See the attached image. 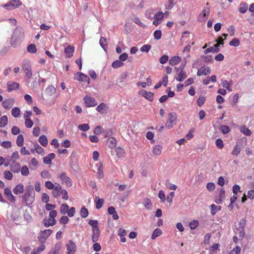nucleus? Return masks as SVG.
<instances>
[{
  "mask_svg": "<svg viewBox=\"0 0 254 254\" xmlns=\"http://www.w3.org/2000/svg\"><path fill=\"white\" fill-rule=\"evenodd\" d=\"M21 173L23 176H26L29 175V171L27 166H23L21 169Z\"/></svg>",
  "mask_w": 254,
  "mask_h": 254,
  "instance_id": "de8ad7c7",
  "label": "nucleus"
},
{
  "mask_svg": "<svg viewBox=\"0 0 254 254\" xmlns=\"http://www.w3.org/2000/svg\"><path fill=\"white\" fill-rule=\"evenodd\" d=\"M21 197L22 203H25L26 205L31 207V205L35 200V192L33 186L31 185L26 186L25 193Z\"/></svg>",
  "mask_w": 254,
  "mask_h": 254,
  "instance_id": "f257e3e1",
  "label": "nucleus"
},
{
  "mask_svg": "<svg viewBox=\"0 0 254 254\" xmlns=\"http://www.w3.org/2000/svg\"><path fill=\"white\" fill-rule=\"evenodd\" d=\"M162 234V231L161 229H159V228H156L155 229L152 234V236H151V238L153 239V240H154L157 237H158V236H159L160 235H161Z\"/></svg>",
  "mask_w": 254,
  "mask_h": 254,
  "instance_id": "58836bf2",
  "label": "nucleus"
},
{
  "mask_svg": "<svg viewBox=\"0 0 254 254\" xmlns=\"http://www.w3.org/2000/svg\"><path fill=\"white\" fill-rule=\"evenodd\" d=\"M240 131L242 133L247 136H250L252 134V131L245 126H242L240 128Z\"/></svg>",
  "mask_w": 254,
  "mask_h": 254,
  "instance_id": "4c0bfd02",
  "label": "nucleus"
},
{
  "mask_svg": "<svg viewBox=\"0 0 254 254\" xmlns=\"http://www.w3.org/2000/svg\"><path fill=\"white\" fill-rule=\"evenodd\" d=\"M75 213V209L74 207H71L70 209H68L66 213L67 214L68 216L70 217L73 216Z\"/></svg>",
  "mask_w": 254,
  "mask_h": 254,
  "instance_id": "13d9d810",
  "label": "nucleus"
},
{
  "mask_svg": "<svg viewBox=\"0 0 254 254\" xmlns=\"http://www.w3.org/2000/svg\"><path fill=\"white\" fill-rule=\"evenodd\" d=\"M20 110L18 107H14L11 110V114L14 118H18L20 115Z\"/></svg>",
  "mask_w": 254,
  "mask_h": 254,
  "instance_id": "f704fd0d",
  "label": "nucleus"
},
{
  "mask_svg": "<svg viewBox=\"0 0 254 254\" xmlns=\"http://www.w3.org/2000/svg\"><path fill=\"white\" fill-rule=\"evenodd\" d=\"M14 100L12 98H10L7 100H4L2 102L3 107L7 110L10 109L13 105Z\"/></svg>",
  "mask_w": 254,
  "mask_h": 254,
  "instance_id": "2eb2a0df",
  "label": "nucleus"
},
{
  "mask_svg": "<svg viewBox=\"0 0 254 254\" xmlns=\"http://www.w3.org/2000/svg\"><path fill=\"white\" fill-rule=\"evenodd\" d=\"M1 145L6 149L11 146V142L10 141H3L1 143Z\"/></svg>",
  "mask_w": 254,
  "mask_h": 254,
  "instance_id": "bf43d9fd",
  "label": "nucleus"
},
{
  "mask_svg": "<svg viewBox=\"0 0 254 254\" xmlns=\"http://www.w3.org/2000/svg\"><path fill=\"white\" fill-rule=\"evenodd\" d=\"M69 209V206L68 204L64 203L62 204L60 206V212L61 214H65Z\"/></svg>",
  "mask_w": 254,
  "mask_h": 254,
  "instance_id": "ea45409f",
  "label": "nucleus"
},
{
  "mask_svg": "<svg viewBox=\"0 0 254 254\" xmlns=\"http://www.w3.org/2000/svg\"><path fill=\"white\" fill-rule=\"evenodd\" d=\"M225 196V190L223 189H221L219 192V196L218 198L215 200V202L217 204H220L222 202V200L224 199Z\"/></svg>",
  "mask_w": 254,
  "mask_h": 254,
  "instance_id": "2f4dec72",
  "label": "nucleus"
},
{
  "mask_svg": "<svg viewBox=\"0 0 254 254\" xmlns=\"http://www.w3.org/2000/svg\"><path fill=\"white\" fill-rule=\"evenodd\" d=\"M8 123V118L6 115L0 118V127H5Z\"/></svg>",
  "mask_w": 254,
  "mask_h": 254,
  "instance_id": "72a5a7b5",
  "label": "nucleus"
},
{
  "mask_svg": "<svg viewBox=\"0 0 254 254\" xmlns=\"http://www.w3.org/2000/svg\"><path fill=\"white\" fill-rule=\"evenodd\" d=\"M186 64V62L185 61L184 63H182L178 67H175L174 69L176 73H179L180 71H184V68L185 67Z\"/></svg>",
  "mask_w": 254,
  "mask_h": 254,
  "instance_id": "3c124183",
  "label": "nucleus"
},
{
  "mask_svg": "<svg viewBox=\"0 0 254 254\" xmlns=\"http://www.w3.org/2000/svg\"><path fill=\"white\" fill-rule=\"evenodd\" d=\"M56 91V88L53 85L49 86L45 90V94L49 96L54 95Z\"/></svg>",
  "mask_w": 254,
  "mask_h": 254,
  "instance_id": "5701e85b",
  "label": "nucleus"
},
{
  "mask_svg": "<svg viewBox=\"0 0 254 254\" xmlns=\"http://www.w3.org/2000/svg\"><path fill=\"white\" fill-rule=\"evenodd\" d=\"M237 229V233L239 234V237H244L245 235V229L244 228H241L240 227H237L236 228Z\"/></svg>",
  "mask_w": 254,
  "mask_h": 254,
  "instance_id": "052dcab7",
  "label": "nucleus"
},
{
  "mask_svg": "<svg viewBox=\"0 0 254 254\" xmlns=\"http://www.w3.org/2000/svg\"><path fill=\"white\" fill-rule=\"evenodd\" d=\"M220 129L224 134L227 133L230 131V128L227 126H221L220 127Z\"/></svg>",
  "mask_w": 254,
  "mask_h": 254,
  "instance_id": "0e129e2a",
  "label": "nucleus"
},
{
  "mask_svg": "<svg viewBox=\"0 0 254 254\" xmlns=\"http://www.w3.org/2000/svg\"><path fill=\"white\" fill-rule=\"evenodd\" d=\"M22 68L25 72V76L28 78H30L32 75V72L30 62L29 60H25L23 61Z\"/></svg>",
  "mask_w": 254,
  "mask_h": 254,
  "instance_id": "39448f33",
  "label": "nucleus"
},
{
  "mask_svg": "<svg viewBox=\"0 0 254 254\" xmlns=\"http://www.w3.org/2000/svg\"><path fill=\"white\" fill-rule=\"evenodd\" d=\"M83 101L87 107H94L97 105V103L94 98L89 96H85Z\"/></svg>",
  "mask_w": 254,
  "mask_h": 254,
  "instance_id": "6e6552de",
  "label": "nucleus"
},
{
  "mask_svg": "<svg viewBox=\"0 0 254 254\" xmlns=\"http://www.w3.org/2000/svg\"><path fill=\"white\" fill-rule=\"evenodd\" d=\"M181 60V59L180 57H173L169 60V64L171 65H175L180 63Z\"/></svg>",
  "mask_w": 254,
  "mask_h": 254,
  "instance_id": "c756f323",
  "label": "nucleus"
},
{
  "mask_svg": "<svg viewBox=\"0 0 254 254\" xmlns=\"http://www.w3.org/2000/svg\"><path fill=\"white\" fill-rule=\"evenodd\" d=\"M95 202L96 203V208L97 209H100L103 206L104 200L103 198H100L98 196H96Z\"/></svg>",
  "mask_w": 254,
  "mask_h": 254,
  "instance_id": "b1692460",
  "label": "nucleus"
},
{
  "mask_svg": "<svg viewBox=\"0 0 254 254\" xmlns=\"http://www.w3.org/2000/svg\"><path fill=\"white\" fill-rule=\"evenodd\" d=\"M88 215V211L86 208L83 207L80 209V216L83 218H86Z\"/></svg>",
  "mask_w": 254,
  "mask_h": 254,
  "instance_id": "09e8293b",
  "label": "nucleus"
},
{
  "mask_svg": "<svg viewBox=\"0 0 254 254\" xmlns=\"http://www.w3.org/2000/svg\"><path fill=\"white\" fill-rule=\"evenodd\" d=\"M162 147L159 145H156L153 147L152 152L155 155H160L162 153Z\"/></svg>",
  "mask_w": 254,
  "mask_h": 254,
  "instance_id": "c85d7f7f",
  "label": "nucleus"
},
{
  "mask_svg": "<svg viewBox=\"0 0 254 254\" xmlns=\"http://www.w3.org/2000/svg\"><path fill=\"white\" fill-rule=\"evenodd\" d=\"M80 82H83L82 85L83 86H87L89 84V77L82 72H80Z\"/></svg>",
  "mask_w": 254,
  "mask_h": 254,
  "instance_id": "aec40b11",
  "label": "nucleus"
},
{
  "mask_svg": "<svg viewBox=\"0 0 254 254\" xmlns=\"http://www.w3.org/2000/svg\"><path fill=\"white\" fill-rule=\"evenodd\" d=\"M4 194L5 195L6 197L12 203H14L15 202V197L12 194L11 191L10 189L8 188H6L4 189Z\"/></svg>",
  "mask_w": 254,
  "mask_h": 254,
  "instance_id": "9b49d317",
  "label": "nucleus"
},
{
  "mask_svg": "<svg viewBox=\"0 0 254 254\" xmlns=\"http://www.w3.org/2000/svg\"><path fill=\"white\" fill-rule=\"evenodd\" d=\"M177 73L178 74V76L176 79L178 81L182 82L187 78V73L185 71H180Z\"/></svg>",
  "mask_w": 254,
  "mask_h": 254,
  "instance_id": "a878e982",
  "label": "nucleus"
},
{
  "mask_svg": "<svg viewBox=\"0 0 254 254\" xmlns=\"http://www.w3.org/2000/svg\"><path fill=\"white\" fill-rule=\"evenodd\" d=\"M24 219L29 222H31L32 221V217L30 214V213L27 211H25V212L24 213Z\"/></svg>",
  "mask_w": 254,
  "mask_h": 254,
  "instance_id": "8fccbe9b",
  "label": "nucleus"
},
{
  "mask_svg": "<svg viewBox=\"0 0 254 254\" xmlns=\"http://www.w3.org/2000/svg\"><path fill=\"white\" fill-rule=\"evenodd\" d=\"M215 144L216 146L220 149H222L224 146L223 141L220 138L216 139Z\"/></svg>",
  "mask_w": 254,
  "mask_h": 254,
  "instance_id": "774afa93",
  "label": "nucleus"
},
{
  "mask_svg": "<svg viewBox=\"0 0 254 254\" xmlns=\"http://www.w3.org/2000/svg\"><path fill=\"white\" fill-rule=\"evenodd\" d=\"M60 179L63 184L65 183L68 187H71L72 186L70 178L66 176V174L65 172H63L61 174Z\"/></svg>",
  "mask_w": 254,
  "mask_h": 254,
  "instance_id": "f8f14e48",
  "label": "nucleus"
},
{
  "mask_svg": "<svg viewBox=\"0 0 254 254\" xmlns=\"http://www.w3.org/2000/svg\"><path fill=\"white\" fill-rule=\"evenodd\" d=\"M153 35L155 39L159 40L161 38L162 36L161 31L159 30H157L155 31Z\"/></svg>",
  "mask_w": 254,
  "mask_h": 254,
  "instance_id": "603ef678",
  "label": "nucleus"
},
{
  "mask_svg": "<svg viewBox=\"0 0 254 254\" xmlns=\"http://www.w3.org/2000/svg\"><path fill=\"white\" fill-rule=\"evenodd\" d=\"M198 225V222L197 220H193L189 224L190 228L191 230L195 229Z\"/></svg>",
  "mask_w": 254,
  "mask_h": 254,
  "instance_id": "69168bd1",
  "label": "nucleus"
},
{
  "mask_svg": "<svg viewBox=\"0 0 254 254\" xmlns=\"http://www.w3.org/2000/svg\"><path fill=\"white\" fill-rule=\"evenodd\" d=\"M24 137L22 134H19L17 137L16 144L18 146L21 147L23 145Z\"/></svg>",
  "mask_w": 254,
  "mask_h": 254,
  "instance_id": "e433bc0d",
  "label": "nucleus"
},
{
  "mask_svg": "<svg viewBox=\"0 0 254 254\" xmlns=\"http://www.w3.org/2000/svg\"><path fill=\"white\" fill-rule=\"evenodd\" d=\"M248 9V5L245 2H241L240 4L239 11L242 14L245 13Z\"/></svg>",
  "mask_w": 254,
  "mask_h": 254,
  "instance_id": "393cba45",
  "label": "nucleus"
},
{
  "mask_svg": "<svg viewBox=\"0 0 254 254\" xmlns=\"http://www.w3.org/2000/svg\"><path fill=\"white\" fill-rule=\"evenodd\" d=\"M12 1V8L18 7L22 4L21 2L19 0H10Z\"/></svg>",
  "mask_w": 254,
  "mask_h": 254,
  "instance_id": "6e6d98bb",
  "label": "nucleus"
},
{
  "mask_svg": "<svg viewBox=\"0 0 254 254\" xmlns=\"http://www.w3.org/2000/svg\"><path fill=\"white\" fill-rule=\"evenodd\" d=\"M118 235L120 237L121 241L124 243L126 241V238L125 236L126 235V231L123 229H119L118 232Z\"/></svg>",
  "mask_w": 254,
  "mask_h": 254,
  "instance_id": "cd10ccee",
  "label": "nucleus"
},
{
  "mask_svg": "<svg viewBox=\"0 0 254 254\" xmlns=\"http://www.w3.org/2000/svg\"><path fill=\"white\" fill-rule=\"evenodd\" d=\"M24 191V186L22 184H18L13 189V192L15 194H20Z\"/></svg>",
  "mask_w": 254,
  "mask_h": 254,
  "instance_id": "dca6fc26",
  "label": "nucleus"
},
{
  "mask_svg": "<svg viewBox=\"0 0 254 254\" xmlns=\"http://www.w3.org/2000/svg\"><path fill=\"white\" fill-rule=\"evenodd\" d=\"M211 214L212 215H214L218 211L221 210V207L220 206H217V205H215V204H213L211 205Z\"/></svg>",
  "mask_w": 254,
  "mask_h": 254,
  "instance_id": "a19ab883",
  "label": "nucleus"
},
{
  "mask_svg": "<svg viewBox=\"0 0 254 254\" xmlns=\"http://www.w3.org/2000/svg\"><path fill=\"white\" fill-rule=\"evenodd\" d=\"M88 224L92 226V230H94V229H99L98 227V221L95 220H90Z\"/></svg>",
  "mask_w": 254,
  "mask_h": 254,
  "instance_id": "49530a36",
  "label": "nucleus"
},
{
  "mask_svg": "<svg viewBox=\"0 0 254 254\" xmlns=\"http://www.w3.org/2000/svg\"><path fill=\"white\" fill-rule=\"evenodd\" d=\"M52 233V231L51 229H46L41 231L38 236L39 242L41 244H44L47 239L51 235Z\"/></svg>",
  "mask_w": 254,
  "mask_h": 254,
  "instance_id": "0eeeda50",
  "label": "nucleus"
},
{
  "mask_svg": "<svg viewBox=\"0 0 254 254\" xmlns=\"http://www.w3.org/2000/svg\"><path fill=\"white\" fill-rule=\"evenodd\" d=\"M34 149L36 150V152L41 155H43L44 149L40 146L37 142L34 144Z\"/></svg>",
  "mask_w": 254,
  "mask_h": 254,
  "instance_id": "79ce46f5",
  "label": "nucleus"
},
{
  "mask_svg": "<svg viewBox=\"0 0 254 254\" xmlns=\"http://www.w3.org/2000/svg\"><path fill=\"white\" fill-rule=\"evenodd\" d=\"M49 213V216L51 219L44 218L43 221V224L46 227H49L50 226H53L56 223V220L55 217L57 216V212L55 210H50Z\"/></svg>",
  "mask_w": 254,
  "mask_h": 254,
  "instance_id": "20e7f679",
  "label": "nucleus"
},
{
  "mask_svg": "<svg viewBox=\"0 0 254 254\" xmlns=\"http://www.w3.org/2000/svg\"><path fill=\"white\" fill-rule=\"evenodd\" d=\"M25 125L27 128H31L33 125V122L30 119L25 120Z\"/></svg>",
  "mask_w": 254,
  "mask_h": 254,
  "instance_id": "338daca9",
  "label": "nucleus"
},
{
  "mask_svg": "<svg viewBox=\"0 0 254 254\" xmlns=\"http://www.w3.org/2000/svg\"><path fill=\"white\" fill-rule=\"evenodd\" d=\"M70 166L74 173H78L79 170V157L77 153L72 151L70 156Z\"/></svg>",
  "mask_w": 254,
  "mask_h": 254,
  "instance_id": "7ed1b4c3",
  "label": "nucleus"
},
{
  "mask_svg": "<svg viewBox=\"0 0 254 254\" xmlns=\"http://www.w3.org/2000/svg\"><path fill=\"white\" fill-rule=\"evenodd\" d=\"M7 91L10 92L13 90H18L19 88V84L15 82L9 81L7 83Z\"/></svg>",
  "mask_w": 254,
  "mask_h": 254,
  "instance_id": "ddd939ff",
  "label": "nucleus"
},
{
  "mask_svg": "<svg viewBox=\"0 0 254 254\" xmlns=\"http://www.w3.org/2000/svg\"><path fill=\"white\" fill-rule=\"evenodd\" d=\"M55 157V154L54 153L49 154L47 156L43 159V162L46 164H51L52 160Z\"/></svg>",
  "mask_w": 254,
  "mask_h": 254,
  "instance_id": "a211bd4d",
  "label": "nucleus"
},
{
  "mask_svg": "<svg viewBox=\"0 0 254 254\" xmlns=\"http://www.w3.org/2000/svg\"><path fill=\"white\" fill-rule=\"evenodd\" d=\"M116 140L113 137L109 138L107 141V144L110 148H115L116 146Z\"/></svg>",
  "mask_w": 254,
  "mask_h": 254,
  "instance_id": "bb28decb",
  "label": "nucleus"
},
{
  "mask_svg": "<svg viewBox=\"0 0 254 254\" xmlns=\"http://www.w3.org/2000/svg\"><path fill=\"white\" fill-rule=\"evenodd\" d=\"M221 84L224 88H226L229 91H232V89L230 86L232 84V81L231 82H228L226 80H221Z\"/></svg>",
  "mask_w": 254,
  "mask_h": 254,
  "instance_id": "7c9ffc66",
  "label": "nucleus"
},
{
  "mask_svg": "<svg viewBox=\"0 0 254 254\" xmlns=\"http://www.w3.org/2000/svg\"><path fill=\"white\" fill-rule=\"evenodd\" d=\"M59 244H56L54 249H52L48 254H59V249L60 245L58 246Z\"/></svg>",
  "mask_w": 254,
  "mask_h": 254,
  "instance_id": "c03bdc74",
  "label": "nucleus"
},
{
  "mask_svg": "<svg viewBox=\"0 0 254 254\" xmlns=\"http://www.w3.org/2000/svg\"><path fill=\"white\" fill-rule=\"evenodd\" d=\"M39 141L43 146L45 147L48 145V139L47 136L45 135H42L40 136Z\"/></svg>",
  "mask_w": 254,
  "mask_h": 254,
  "instance_id": "473e14b6",
  "label": "nucleus"
},
{
  "mask_svg": "<svg viewBox=\"0 0 254 254\" xmlns=\"http://www.w3.org/2000/svg\"><path fill=\"white\" fill-rule=\"evenodd\" d=\"M24 36V32L22 27H17L14 30L10 39V44L11 46L15 47L16 42L21 41Z\"/></svg>",
  "mask_w": 254,
  "mask_h": 254,
  "instance_id": "f03ea898",
  "label": "nucleus"
},
{
  "mask_svg": "<svg viewBox=\"0 0 254 254\" xmlns=\"http://www.w3.org/2000/svg\"><path fill=\"white\" fill-rule=\"evenodd\" d=\"M93 234L92 235V241L93 242H96L98 241L100 236V230L99 229H94L92 230Z\"/></svg>",
  "mask_w": 254,
  "mask_h": 254,
  "instance_id": "412c9836",
  "label": "nucleus"
},
{
  "mask_svg": "<svg viewBox=\"0 0 254 254\" xmlns=\"http://www.w3.org/2000/svg\"><path fill=\"white\" fill-rule=\"evenodd\" d=\"M140 94H142L144 98L150 101H152L153 99L154 94L151 92H147L145 90H142L140 91Z\"/></svg>",
  "mask_w": 254,
  "mask_h": 254,
  "instance_id": "4be33fe9",
  "label": "nucleus"
},
{
  "mask_svg": "<svg viewBox=\"0 0 254 254\" xmlns=\"http://www.w3.org/2000/svg\"><path fill=\"white\" fill-rule=\"evenodd\" d=\"M4 178L8 180H11L13 178V174L10 171H5L4 172Z\"/></svg>",
  "mask_w": 254,
  "mask_h": 254,
  "instance_id": "a18cd8bd",
  "label": "nucleus"
},
{
  "mask_svg": "<svg viewBox=\"0 0 254 254\" xmlns=\"http://www.w3.org/2000/svg\"><path fill=\"white\" fill-rule=\"evenodd\" d=\"M10 168L12 172L18 173L20 170V165L19 163L13 160L12 163L10 165Z\"/></svg>",
  "mask_w": 254,
  "mask_h": 254,
  "instance_id": "4468645a",
  "label": "nucleus"
},
{
  "mask_svg": "<svg viewBox=\"0 0 254 254\" xmlns=\"http://www.w3.org/2000/svg\"><path fill=\"white\" fill-rule=\"evenodd\" d=\"M151 46L149 45H144L140 48V51L142 52L148 53L150 50Z\"/></svg>",
  "mask_w": 254,
  "mask_h": 254,
  "instance_id": "4d7b16f0",
  "label": "nucleus"
},
{
  "mask_svg": "<svg viewBox=\"0 0 254 254\" xmlns=\"http://www.w3.org/2000/svg\"><path fill=\"white\" fill-rule=\"evenodd\" d=\"M210 14V8L205 7L198 17V21L199 22L205 21Z\"/></svg>",
  "mask_w": 254,
  "mask_h": 254,
  "instance_id": "1a4fd4ad",
  "label": "nucleus"
},
{
  "mask_svg": "<svg viewBox=\"0 0 254 254\" xmlns=\"http://www.w3.org/2000/svg\"><path fill=\"white\" fill-rule=\"evenodd\" d=\"M220 49L219 48V44H214L212 47L206 49L204 51V53L205 54H207L210 52L218 53Z\"/></svg>",
  "mask_w": 254,
  "mask_h": 254,
  "instance_id": "f3484780",
  "label": "nucleus"
},
{
  "mask_svg": "<svg viewBox=\"0 0 254 254\" xmlns=\"http://www.w3.org/2000/svg\"><path fill=\"white\" fill-rule=\"evenodd\" d=\"M177 115L175 113H170L165 124V127L168 128H172L176 124Z\"/></svg>",
  "mask_w": 254,
  "mask_h": 254,
  "instance_id": "423d86ee",
  "label": "nucleus"
},
{
  "mask_svg": "<svg viewBox=\"0 0 254 254\" xmlns=\"http://www.w3.org/2000/svg\"><path fill=\"white\" fill-rule=\"evenodd\" d=\"M27 50L30 53L34 54L37 52V48L35 44H30L28 46Z\"/></svg>",
  "mask_w": 254,
  "mask_h": 254,
  "instance_id": "c9c22d12",
  "label": "nucleus"
},
{
  "mask_svg": "<svg viewBox=\"0 0 254 254\" xmlns=\"http://www.w3.org/2000/svg\"><path fill=\"white\" fill-rule=\"evenodd\" d=\"M240 44L239 40L237 38L232 39L229 43V45L231 46L238 47Z\"/></svg>",
  "mask_w": 254,
  "mask_h": 254,
  "instance_id": "864d4df0",
  "label": "nucleus"
},
{
  "mask_svg": "<svg viewBox=\"0 0 254 254\" xmlns=\"http://www.w3.org/2000/svg\"><path fill=\"white\" fill-rule=\"evenodd\" d=\"M69 221L68 218L66 216H63L60 219V223L62 224H66Z\"/></svg>",
  "mask_w": 254,
  "mask_h": 254,
  "instance_id": "680f3d73",
  "label": "nucleus"
},
{
  "mask_svg": "<svg viewBox=\"0 0 254 254\" xmlns=\"http://www.w3.org/2000/svg\"><path fill=\"white\" fill-rule=\"evenodd\" d=\"M74 47L68 45L64 49V52L66 54V56L67 58H71L73 56L74 53Z\"/></svg>",
  "mask_w": 254,
  "mask_h": 254,
  "instance_id": "6ab92c4d",
  "label": "nucleus"
},
{
  "mask_svg": "<svg viewBox=\"0 0 254 254\" xmlns=\"http://www.w3.org/2000/svg\"><path fill=\"white\" fill-rule=\"evenodd\" d=\"M123 65V63L119 60L115 61L112 64V66L114 68H117L120 67L122 66Z\"/></svg>",
  "mask_w": 254,
  "mask_h": 254,
  "instance_id": "37998d69",
  "label": "nucleus"
},
{
  "mask_svg": "<svg viewBox=\"0 0 254 254\" xmlns=\"http://www.w3.org/2000/svg\"><path fill=\"white\" fill-rule=\"evenodd\" d=\"M158 197L161 199V202H164L165 201L166 196L164 192L162 190L159 191Z\"/></svg>",
  "mask_w": 254,
  "mask_h": 254,
  "instance_id": "e2e57ef3",
  "label": "nucleus"
},
{
  "mask_svg": "<svg viewBox=\"0 0 254 254\" xmlns=\"http://www.w3.org/2000/svg\"><path fill=\"white\" fill-rule=\"evenodd\" d=\"M41 200L43 202L47 203L49 201V195L46 193L43 192L42 194Z\"/></svg>",
  "mask_w": 254,
  "mask_h": 254,
  "instance_id": "5fc2aeb1",
  "label": "nucleus"
},
{
  "mask_svg": "<svg viewBox=\"0 0 254 254\" xmlns=\"http://www.w3.org/2000/svg\"><path fill=\"white\" fill-rule=\"evenodd\" d=\"M67 252L66 254H74L76 251V246L74 243L71 241L69 240L68 243L66 244Z\"/></svg>",
  "mask_w": 254,
  "mask_h": 254,
  "instance_id": "9d476101",
  "label": "nucleus"
}]
</instances>
